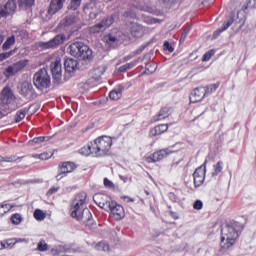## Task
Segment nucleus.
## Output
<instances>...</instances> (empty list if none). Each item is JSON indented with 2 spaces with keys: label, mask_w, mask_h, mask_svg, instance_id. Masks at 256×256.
<instances>
[{
  "label": "nucleus",
  "mask_w": 256,
  "mask_h": 256,
  "mask_svg": "<svg viewBox=\"0 0 256 256\" xmlns=\"http://www.w3.org/2000/svg\"><path fill=\"white\" fill-rule=\"evenodd\" d=\"M85 199H87L86 195H78L72 202L71 207V217L83 223V225L89 226L93 223V215L89 208L85 207Z\"/></svg>",
  "instance_id": "f257e3e1"
},
{
  "label": "nucleus",
  "mask_w": 256,
  "mask_h": 256,
  "mask_svg": "<svg viewBox=\"0 0 256 256\" xmlns=\"http://www.w3.org/2000/svg\"><path fill=\"white\" fill-rule=\"evenodd\" d=\"M237 239H239V231L235 229L233 225H226L222 228V236L220 247L227 251V249H231L235 243H237Z\"/></svg>",
  "instance_id": "f03ea898"
},
{
  "label": "nucleus",
  "mask_w": 256,
  "mask_h": 256,
  "mask_svg": "<svg viewBox=\"0 0 256 256\" xmlns=\"http://www.w3.org/2000/svg\"><path fill=\"white\" fill-rule=\"evenodd\" d=\"M93 157H105L109 155L113 145V139L109 136H101L96 138L93 142Z\"/></svg>",
  "instance_id": "7ed1b4c3"
},
{
  "label": "nucleus",
  "mask_w": 256,
  "mask_h": 256,
  "mask_svg": "<svg viewBox=\"0 0 256 256\" xmlns=\"http://www.w3.org/2000/svg\"><path fill=\"white\" fill-rule=\"evenodd\" d=\"M70 55L80 59V61H91L93 59V50H90L89 46L81 42H75L70 45Z\"/></svg>",
  "instance_id": "20e7f679"
},
{
  "label": "nucleus",
  "mask_w": 256,
  "mask_h": 256,
  "mask_svg": "<svg viewBox=\"0 0 256 256\" xmlns=\"http://www.w3.org/2000/svg\"><path fill=\"white\" fill-rule=\"evenodd\" d=\"M33 83L39 91L49 89L51 87V76L47 69L41 68L38 70L33 76Z\"/></svg>",
  "instance_id": "39448f33"
},
{
  "label": "nucleus",
  "mask_w": 256,
  "mask_h": 256,
  "mask_svg": "<svg viewBox=\"0 0 256 256\" xmlns=\"http://www.w3.org/2000/svg\"><path fill=\"white\" fill-rule=\"evenodd\" d=\"M115 23V18L113 16H107L106 18L102 19L97 24L89 27V33L92 35H97L98 33H103L111 27Z\"/></svg>",
  "instance_id": "423d86ee"
},
{
  "label": "nucleus",
  "mask_w": 256,
  "mask_h": 256,
  "mask_svg": "<svg viewBox=\"0 0 256 256\" xmlns=\"http://www.w3.org/2000/svg\"><path fill=\"white\" fill-rule=\"evenodd\" d=\"M28 63H29V60H20L14 64L8 66L4 71L5 77L9 78V77H13V75H17V73H19V71H23V69H25V67H27Z\"/></svg>",
  "instance_id": "0eeeda50"
},
{
  "label": "nucleus",
  "mask_w": 256,
  "mask_h": 256,
  "mask_svg": "<svg viewBox=\"0 0 256 256\" xmlns=\"http://www.w3.org/2000/svg\"><path fill=\"white\" fill-rule=\"evenodd\" d=\"M77 169V166L73 162H62L59 164V172L56 175V181H61L63 177H67L69 173H73Z\"/></svg>",
  "instance_id": "6e6552de"
},
{
  "label": "nucleus",
  "mask_w": 256,
  "mask_h": 256,
  "mask_svg": "<svg viewBox=\"0 0 256 256\" xmlns=\"http://www.w3.org/2000/svg\"><path fill=\"white\" fill-rule=\"evenodd\" d=\"M171 153H173V150H171V147H168L166 149H161L159 151L154 152L150 157L146 158V161L147 163H157V161H162V159L169 157Z\"/></svg>",
  "instance_id": "1a4fd4ad"
},
{
  "label": "nucleus",
  "mask_w": 256,
  "mask_h": 256,
  "mask_svg": "<svg viewBox=\"0 0 256 256\" xmlns=\"http://www.w3.org/2000/svg\"><path fill=\"white\" fill-rule=\"evenodd\" d=\"M19 93L22 95V97H25V99H35V88H33V84L31 82H23L20 85Z\"/></svg>",
  "instance_id": "9d476101"
},
{
  "label": "nucleus",
  "mask_w": 256,
  "mask_h": 256,
  "mask_svg": "<svg viewBox=\"0 0 256 256\" xmlns=\"http://www.w3.org/2000/svg\"><path fill=\"white\" fill-rule=\"evenodd\" d=\"M65 34H58L48 42H41L40 47L42 49H53V47H59V45L65 43Z\"/></svg>",
  "instance_id": "9b49d317"
},
{
  "label": "nucleus",
  "mask_w": 256,
  "mask_h": 256,
  "mask_svg": "<svg viewBox=\"0 0 256 256\" xmlns=\"http://www.w3.org/2000/svg\"><path fill=\"white\" fill-rule=\"evenodd\" d=\"M109 209L112 217H114L116 221H121V219L125 217V210L123 209V206L116 204L115 202H110Z\"/></svg>",
  "instance_id": "f8f14e48"
},
{
  "label": "nucleus",
  "mask_w": 256,
  "mask_h": 256,
  "mask_svg": "<svg viewBox=\"0 0 256 256\" xmlns=\"http://www.w3.org/2000/svg\"><path fill=\"white\" fill-rule=\"evenodd\" d=\"M206 171L207 170L203 166H200L195 170L193 174L195 187H201L203 185Z\"/></svg>",
  "instance_id": "ddd939ff"
},
{
  "label": "nucleus",
  "mask_w": 256,
  "mask_h": 256,
  "mask_svg": "<svg viewBox=\"0 0 256 256\" xmlns=\"http://www.w3.org/2000/svg\"><path fill=\"white\" fill-rule=\"evenodd\" d=\"M65 1L66 0H51L48 8V15H50V17H53V15L59 13V11L63 9Z\"/></svg>",
  "instance_id": "4468645a"
},
{
  "label": "nucleus",
  "mask_w": 256,
  "mask_h": 256,
  "mask_svg": "<svg viewBox=\"0 0 256 256\" xmlns=\"http://www.w3.org/2000/svg\"><path fill=\"white\" fill-rule=\"evenodd\" d=\"M50 67H51L54 81H56V83H59V81H61L62 71H63L61 68V61L56 60L52 62Z\"/></svg>",
  "instance_id": "2eb2a0df"
},
{
  "label": "nucleus",
  "mask_w": 256,
  "mask_h": 256,
  "mask_svg": "<svg viewBox=\"0 0 256 256\" xmlns=\"http://www.w3.org/2000/svg\"><path fill=\"white\" fill-rule=\"evenodd\" d=\"M205 95H207V88H196L191 93L190 101L192 103H198V101H203V99H205Z\"/></svg>",
  "instance_id": "dca6fc26"
},
{
  "label": "nucleus",
  "mask_w": 256,
  "mask_h": 256,
  "mask_svg": "<svg viewBox=\"0 0 256 256\" xmlns=\"http://www.w3.org/2000/svg\"><path fill=\"white\" fill-rule=\"evenodd\" d=\"M84 13L89 15L90 19H97L99 15V10H97V4L95 2L87 3L83 8Z\"/></svg>",
  "instance_id": "f3484780"
},
{
  "label": "nucleus",
  "mask_w": 256,
  "mask_h": 256,
  "mask_svg": "<svg viewBox=\"0 0 256 256\" xmlns=\"http://www.w3.org/2000/svg\"><path fill=\"white\" fill-rule=\"evenodd\" d=\"M0 99L3 105H9V103H13V101H15V95L9 88H4L2 90Z\"/></svg>",
  "instance_id": "a211bd4d"
},
{
  "label": "nucleus",
  "mask_w": 256,
  "mask_h": 256,
  "mask_svg": "<svg viewBox=\"0 0 256 256\" xmlns=\"http://www.w3.org/2000/svg\"><path fill=\"white\" fill-rule=\"evenodd\" d=\"M130 32L132 37L139 39V37H143V35H145V27L141 26L140 24L133 23L130 27Z\"/></svg>",
  "instance_id": "6ab92c4d"
},
{
  "label": "nucleus",
  "mask_w": 256,
  "mask_h": 256,
  "mask_svg": "<svg viewBox=\"0 0 256 256\" xmlns=\"http://www.w3.org/2000/svg\"><path fill=\"white\" fill-rule=\"evenodd\" d=\"M234 21L235 19L233 17H230L227 21H225L222 26L213 33V39H217V37H219L223 31H227Z\"/></svg>",
  "instance_id": "aec40b11"
},
{
  "label": "nucleus",
  "mask_w": 256,
  "mask_h": 256,
  "mask_svg": "<svg viewBox=\"0 0 256 256\" xmlns=\"http://www.w3.org/2000/svg\"><path fill=\"white\" fill-rule=\"evenodd\" d=\"M168 129L169 125L167 124L157 125L150 130V137H157V135H163V133L167 132Z\"/></svg>",
  "instance_id": "412c9836"
},
{
  "label": "nucleus",
  "mask_w": 256,
  "mask_h": 256,
  "mask_svg": "<svg viewBox=\"0 0 256 256\" xmlns=\"http://www.w3.org/2000/svg\"><path fill=\"white\" fill-rule=\"evenodd\" d=\"M104 41L106 45H108V47H113V48L117 47L119 43H121V40L119 39V37L113 34H107L106 36H104Z\"/></svg>",
  "instance_id": "4be33fe9"
},
{
  "label": "nucleus",
  "mask_w": 256,
  "mask_h": 256,
  "mask_svg": "<svg viewBox=\"0 0 256 256\" xmlns=\"http://www.w3.org/2000/svg\"><path fill=\"white\" fill-rule=\"evenodd\" d=\"M105 71H107V69H105V66H99L90 72V77L91 79H94V81H99L101 80V77H103V75L105 74Z\"/></svg>",
  "instance_id": "5701e85b"
},
{
  "label": "nucleus",
  "mask_w": 256,
  "mask_h": 256,
  "mask_svg": "<svg viewBox=\"0 0 256 256\" xmlns=\"http://www.w3.org/2000/svg\"><path fill=\"white\" fill-rule=\"evenodd\" d=\"M171 115V108L169 107H164L162 108L157 115L153 117V121H163V119H167Z\"/></svg>",
  "instance_id": "b1692460"
},
{
  "label": "nucleus",
  "mask_w": 256,
  "mask_h": 256,
  "mask_svg": "<svg viewBox=\"0 0 256 256\" xmlns=\"http://www.w3.org/2000/svg\"><path fill=\"white\" fill-rule=\"evenodd\" d=\"M77 65H79L77 60L71 58H67L64 62V67L68 73H73V71H77Z\"/></svg>",
  "instance_id": "393cba45"
},
{
  "label": "nucleus",
  "mask_w": 256,
  "mask_h": 256,
  "mask_svg": "<svg viewBox=\"0 0 256 256\" xmlns=\"http://www.w3.org/2000/svg\"><path fill=\"white\" fill-rule=\"evenodd\" d=\"M79 21V17L77 16H67L65 17L63 20H61L60 25L64 26V27H69L71 25H75V23H78Z\"/></svg>",
  "instance_id": "a878e982"
},
{
  "label": "nucleus",
  "mask_w": 256,
  "mask_h": 256,
  "mask_svg": "<svg viewBox=\"0 0 256 256\" xmlns=\"http://www.w3.org/2000/svg\"><path fill=\"white\" fill-rule=\"evenodd\" d=\"M109 97L112 99V101H119V99L123 97V86H118L117 89L112 90Z\"/></svg>",
  "instance_id": "bb28decb"
},
{
  "label": "nucleus",
  "mask_w": 256,
  "mask_h": 256,
  "mask_svg": "<svg viewBox=\"0 0 256 256\" xmlns=\"http://www.w3.org/2000/svg\"><path fill=\"white\" fill-rule=\"evenodd\" d=\"M4 8H6V13L8 14V16L14 15L17 9V4L15 3V0H8L7 3L4 5Z\"/></svg>",
  "instance_id": "cd10ccee"
},
{
  "label": "nucleus",
  "mask_w": 256,
  "mask_h": 256,
  "mask_svg": "<svg viewBox=\"0 0 256 256\" xmlns=\"http://www.w3.org/2000/svg\"><path fill=\"white\" fill-rule=\"evenodd\" d=\"M80 155H84L85 157H89V155H93V142L88 143L86 146L82 147L79 150Z\"/></svg>",
  "instance_id": "c85d7f7f"
},
{
  "label": "nucleus",
  "mask_w": 256,
  "mask_h": 256,
  "mask_svg": "<svg viewBox=\"0 0 256 256\" xmlns=\"http://www.w3.org/2000/svg\"><path fill=\"white\" fill-rule=\"evenodd\" d=\"M35 5V0H18V6L20 9H31Z\"/></svg>",
  "instance_id": "c756f323"
},
{
  "label": "nucleus",
  "mask_w": 256,
  "mask_h": 256,
  "mask_svg": "<svg viewBox=\"0 0 256 256\" xmlns=\"http://www.w3.org/2000/svg\"><path fill=\"white\" fill-rule=\"evenodd\" d=\"M28 112L29 110L27 108L18 110L15 115V123H20V121H23V119H25V116L27 115Z\"/></svg>",
  "instance_id": "7c9ffc66"
},
{
  "label": "nucleus",
  "mask_w": 256,
  "mask_h": 256,
  "mask_svg": "<svg viewBox=\"0 0 256 256\" xmlns=\"http://www.w3.org/2000/svg\"><path fill=\"white\" fill-rule=\"evenodd\" d=\"M12 45H15V35H12L6 39V41L2 45V49L4 51H7V49H11Z\"/></svg>",
  "instance_id": "2f4dec72"
},
{
  "label": "nucleus",
  "mask_w": 256,
  "mask_h": 256,
  "mask_svg": "<svg viewBox=\"0 0 256 256\" xmlns=\"http://www.w3.org/2000/svg\"><path fill=\"white\" fill-rule=\"evenodd\" d=\"M135 65H137V61H133L127 64H124L123 66H120L118 71L119 73H127V71H129V69H133V67H135Z\"/></svg>",
  "instance_id": "473e14b6"
},
{
  "label": "nucleus",
  "mask_w": 256,
  "mask_h": 256,
  "mask_svg": "<svg viewBox=\"0 0 256 256\" xmlns=\"http://www.w3.org/2000/svg\"><path fill=\"white\" fill-rule=\"evenodd\" d=\"M11 209H13V206L11 204L3 202V204L0 206V217H3V215L9 213Z\"/></svg>",
  "instance_id": "72a5a7b5"
},
{
  "label": "nucleus",
  "mask_w": 256,
  "mask_h": 256,
  "mask_svg": "<svg viewBox=\"0 0 256 256\" xmlns=\"http://www.w3.org/2000/svg\"><path fill=\"white\" fill-rule=\"evenodd\" d=\"M83 0H70V4L68 5L69 11H77L79 7H81V2Z\"/></svg>",
  "instance_id": "f704fd0d"
},
{
  "label": "nucleus",
  "mask_w": 256,
  "mask_h": 256,
  "mask_svg": "<svg viewBox=\"0 0 256 256\" xmlns=\"http://www.w3.org/2000/svg\"><path fill=\"white\" fill-rule=\"evenodd\" d=\"M46 217L47 214H45L41 209H36L34 211V219H36V221H43Z\"/></svg>",
  "instance_id": "c9c22d12"
},
{
  "label": "nucleus",
  "mask_w": 256,
  "mask_h": 256,
  "mask_svg": "<svg viewBox=\"0 0 256 256\" xmlns=\"http://www.w3.org/2000/svg\"><path fill=\"white\" fill-rule=\"evenodd\" d=\"M95 249L97 251H110L109 243L107 242H99L96 244Z\"/></svg>",
  "instance_id": "e433bc0d"
},
{
  "label": "nucleus",
  "mask_w": 256,
  "mask_h": 256,
  "mask_svg": "<svg viewBox=\"0 0 256 256\" xmlns=\"http://www.w3.org/2000/svg\"><path fill=\"white\" fill-rule=\"evenodd\" d=\"M4 245H5V249H11L13 247H15V245L17 244V240L15 238L12 239H8L3 241Z\"/></svg>",
  "instance_id": "4c0bfd02"
},
{
  "label": "nucleus",
  "mask_w": 256,
  "mask_h": 256,
  "mask_svg": "<svg viewBox=\"0 0 256 256\" xmlns=\"http://www.w3.org/2000/svg\"><path fill=\"white\" fill-rule=\"evenodd\" d=\"M221 171H223V162L219 161L214 165V172L212 173V175H219Z\"/></svg>",
  "instance_id": "58836bf2"
},
{
  "label": "nucleus",
  "mask_w": 256,
  "mask_h": 256,
  "mask_svg": "<svg viewBox=\"0 0 256 256\" xmlns=\"http://www.w3.org/2000/svg\"><path fill=\"white\" fill-rule=\"evenodd\" d=\"M37 250L38 251H49V245L47 244V242H45V240H41L40 242H38Z\"/></svg>",
  "instance_id": "ea45409f"
},
{
  "label": "nucleus",
  "mask_w": 256,
  "mask_h": 256,
  "mask_svg": "<svg viewBox=\"0 0 256 256\" xmlns=\"http://www.w3.org/2000/svg\"><path fill=\"white\" fill-rule=\"evenodd\" d=\"M19 159H21V157H17L15 155L7 156V157L2 158V162H4V163H15V161H19Z\"/></svg>",
  "instance_id": "a19ab883"
},
{
  "label": "nucleus",
  "mask_w": 256,
  "mask_h": 256,
  "mask_svg": "<svg viewBox=\"0 0 256 256\" xmlns=\"http://www.w3.org/2000/svg\"><path fill=\"white\" fill-rule=\"evenodd\" d=\"M105 196H103L102 194H96L94 196V201L96 203V205H98L99 207H105V202H101V199H103Z\"/></svg>",
  "instance_id": "79ce46f5"
},
{
  "label": "nucleus",
  "mask_w": 256,
  "mask_h": 256,
  "mask_svg": "<svg viewBox=\"0 0 256 256\" xmlns=\"http://www.w3.org/2000/svg\"><path fill=\"white\" fill-rule=\"evenodd\" d=\"M11 221L13 225H20L21 221H23V217H21V214H14L11 217Z\"/></svg>",
  "instance_id": "37998d69"
},
{
  "label": "nucleus",
  "mask_w": 256,
  "mask_h": 256,
  "mask_svg": "<svg viewBox=\"0 0 256 256\" xmlns=\"http://www.w3.org/2000/svg\"><path fill=\"white\" fill-rule=\"evenodd\" d=\"M255 4V0H248V2L245 5H243L242 11H247V9H255Z\"/></svg>",
  "instance_id": "c03bdc74"
},
{
  "label": "nucleus",
  "mask_w": 256,
  "mask_h": 256,
  "mask_svg": "<svg viewBox=\"0 0 256 256\" xmlns=\"http://www.w3.org/2000/svg\"><path fill=\"white\" fill-rule=\"evenodd\" d=\"M213 55H215V50H209L208 52H206L203 57H202V61L207 62L211 60V57H213Z\"/></svg>",
  "instance_id": "a18cd8bd"
},
{
  "label": "nucleus",
  "mask_w": 256,
  "mask_h": 256,
  "mask_svg": "<svg viewBox=\"0 0 256 256\" xmlns=\"http://www.w3.org/2000/svg\"><path fill=\"white\" fill-rule=\"evenodd\" d=\"M204 88L206 89V95L209 93H215V90L219 89V84H212Z\"/></svg>",
  "instance_id": "49530a36"
},
{
  "label": "nucleus",
  "mask_w": 256,
  "mask_h": 256,
  "mask_svg": "<svg viewBox=\"0 0 256 256\" xmlns=\"http://www.w3.org/2000/svg\"><path fill=\"white\" fill-rule=\"evenodd\" d=\"M163 49H164V51H168L169 53H173L175 51V48H173V46H171L169 41L164 42Z\"/></svg>",
  "instance_id": "de8ad7c7"
},
{
  "label": "nucleus",
  "mask_w": 256,
  "mask_h": 256,
  "mask_svg": "<svg viewBox=\"0 0 256 256\" xmlns=\"http://www.w3.org/2000/svg\"><path fill=\"white\" fill-rule=\"evenodd\" d=\"M193 208L196 209V211H201V209H203V202L201 200H196L193 204Z\"/></svg>",
  "instance_id": "09e8293b"
},
{
  "label": "nucleus",
  "mask_w": 256,
  "mask_h": 256,
  "mask_svg": "<svg viewBox=\"0 0 256 256\" xmlns=\"http://www.w3.org/2000/svg\"><path fill=\"white\" fill-rule=\"evenodd\" d=\"M51 155L49 153L44 152L42 154H39L40 161H47V159H50Z\"/></svg>",
  "instance_id": "8fccbe9b"
},
{
  "label": "nucleus",
  "mask_w": 256,
  "mask_h": 256,
  "mask_svg": "<svg viewBox=\"0 0 256 256\" xmlns=\"http://www.w3.org/2000/svg\"><path fill=\"white\" fill-rule=\"evenodd\" d=\"M145 22L148 23V25H155V23H159V20L148 17V18H145Z\"/></svg>",
  "instance_id": "3c124183"
},
{
  "label": "nucleus",
  "mask_w": 256,
  "mask_h": 256,
  "mask_svg": "<svg viewBox=\"0 0 256 256\" xmlns=\"http://www.w3.org/2000/svg\"><path fill=\"white\" fill-rule=\"evenodd\" d=\"M0 17H9V14H7V9L5 6H0Z\"/></svg>",
  "instance_id": "603ef678"
},
{
  "label": "nucleus",
  "mask_w": 256,
  "mask_h": 256,
  "mask_svg": "<svg viewBox=\"0 0 256 256\" xmlns=\"http://www.w3.org/2000/svg\"><path fill=\"white\" fill-rule=\"evenodd\" d=\"M59 191V187H52V188H50L49 190H48V192H47V195L49 196V197H51V195H53V194H55V193H57Z\"/></svg>",
  "instance_id": "864d4df0"
},
{
  "label": "nucleus",
  "mask_w": 256,
  "mask_h": 256,
  "mask_svg": "<svg viewBox=\"0 0 256 256\" xmlns=\"http://www.w3.org/2000/svg\"><path fill=\"white\" fill-rule=\"evenodd\" d=\"M47 139V137L44 136H40V137H36L32 140L33 143H43L45 140Z\"/></svg>",
  "instance_id": "5fc2aeb1"
},
{
  "label": "nucleus",
  "mask_w": 256,
  "mask_h": 256,
  "mask_svg": "<svg viewBox=\"0 0 256 256\" xmlns=\"http://www.w3.org/2000/svg\"><path fill=\"white\" fill-rule=\"evenodd\" d=\"M11 55H13V51L6 52V53H2V54L0 55V58H1V59H9V57H11Z\"/></svg>",
  "instance_id": "6e6d98bb"
},
{
  "label": "nucleus",
  "mask_w": 256,
  "mask_h": 256,
  "mask_svg": "<svg viewBox=\"0 0 256 256\" xmlns=\"http://www.w3.org/2000/svg\"><path fill=\"white\" fill-rule=\"evenodd\" d=\"M104 185L111 189V187H113V182L108 178H104Z\"/></svg>",
  "instance_id": "4d7b16f0"
},
{
  "label": "nucleus",
  "mask_w": 256,
  "mask_h": 256,
  "mask_svg": "<svg viewBox=\"0 0 256 256\" xmlns=\"http://www.w3.org/2000/svg\"><path fill=\"white\" fill-rule=\"evenodd\" d=\"M187 33H189V29H187L181 36V41H185V39L187 38Z\"/></svg>",
  "instance_id": "13d9d810"
},
{
  "label": "nucleus",
  "mask_w": 256,
  "mask_h": 256,
  "mask_svg": "<svg viewBox=\"0 0 256 256\" xmlns=\"http://www.w3.org/2000/svg\"><path fill=\"white\" fill-rule=\"evenodd\" d=\"M151 67V64H146V71L144 72L146 75H149V73H151V71H149Z\"/></svg>",
  "instance_id": "bf43d9fd"
},
{
  "label": "nucleus",
  "mask_w": 256,
  "mask_h": 256,
  "mask_svg": "<svg viewBox=\"0 0 256 256\" xmlns=\"http://www.w3.org/2000/svg\"><path fill=\"white\" fill-rule=\"evenodd\" d=\"M119 178L121 179V181H123L124 183H127V181L129 180V178L127 176H119Z\"/></svg>",
  "instance_id": "052dcab7"
},
{
  "label": "nucleus",
  "mask_w": 256,
  "mask_h": 256,
  "mask_svg": "<svg viewBox=\"0 0 256 256\" xmlns=\"http://www.w3.org/2000/svg\"><path fill=\"white\" fill-rule=\"evenodd\" d=\"M5 247H6V246H5V243L0 242V251L3 250V249H5Z\"/></svg>",
  "instance_id": "680f3d73"
},
{
  "label": "nucleus",
  "mask_w": 256,
  "mask_h": 256,
  "mask_svg": "<svg viewBox=\"0 0 256 256\" xmlns=\"http://www.w3.org/2000/svg\"><path fill=\"white\" fill-rule=\"evenodd\" d=\"M125 199H127L128 203H133V201H135L133 198H130V197H126Z\"/></svg>",
  "instance_id": "e2e57ef3"
},
{
  "label": "nucleus",
  "mask_w": 256,
  "mask_h": 256,
  "mask_svg": "<svg viewBox=\"0 0 256 256\" xmlns=\"http://www.w3.org/2000/svg\"><path fill=\"white\" fill-rule=\"evenodd\" d=\"M138 9H140L141 11H147V8L141 6H138Z\"/></svg>",
  "instance_id": "0e129e2a"
},
{
  "label": "nucleus",
  "mask_w": 256,
  "mask_h": 256,
  "mask_svg": "<svg viewBox=\"0 0 256 256\" xmlns=\"http://www.w3.org/2000/svg\"><path fill=\"white\" fill-rule=\"evenodd\" d=\"M32 157H33L34 159H39V154H33Z\"/></svg>",
  "instance_id": "69168bd1"
},
{
  "label": "nucleus",
  "mask_w": 256,
  "mask_h": 256,
  "mask_svg": "<svg viewBox=\"0 0 256 256\" xmlns=\"http://www.w3.org/2000/svg\"><path fill=\"white\" fill-rule=\"evenodd\" d=\"M129 59H131V56H125L124 57V61H129Z\"/></svg>",
  "instance_id": "338daca9"
},
{
  "label": "nucleus",
  "mask_w": 256,
  "mask_h": 256,
  "mask_svg": "<svg viewBox=\"0 0 256 256\" xmlns=\"http://www.w3.org/2000/svg\"><path fill=\"white\" fill-rule=\"evenodd\" d=\"M3 41H4L3 35H0V45L1 43H3Z\"/></svg>",
  "instance_id": "774afa93"
}]
</instances>
